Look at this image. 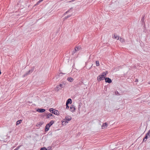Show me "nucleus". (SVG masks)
<instances>
[{
	"label": "nucleus",
	"instance_id": "nucleus-19",
	"mask_svg": "<svg viewBox=\"0 0 150 150\" xmlns=\"http://www.w3.org/2000/svg\"><path fill=\"white\" fill-rule=\"evenodd\" d=\"M22 121V120H18L17 121L16 123V125H18L19 124L21 123V122Z\"/></svg>",
	"mask_w": 150,
	"mask_h": 150
},
{
	"label": "nucleus",
	"instance_id": "nucleus-4",
	"mask_svg": "<svg viewBox=\"0 0 150 150\" xmlns=\"http://www.w3.org/2000/svg\"><path fill=\"white\" fill-rule=\"evenodd\" d=\"M104 77L102 75H99L97 78V80L98 81H100L101 80H103L105 79Z\"/></svg>",
	"mask_w": 150,
	"mask_h": 150
},
{
	"label": "nucleus",
	"instance_id": "nucleus-39",
	"mask_svg": "<svg viewBox=\"0 0 150 150\" xmlns=\"http://www.w3.org/2000/svg\"><path fill=\"white\" fill-rule=\"evenodd\" d=\"M144 18V17H143L142 18V19H143V18Z\"/></svg>",
	"mask_w": 150,
	"mask_h": 150
},
{
	"label": "nucleus",
	"instance_id": "nucleus-25",
	"mask_svg": "<svg viewBox=\"0 0 150 150\" xmlns=\"http://www.w3.org/2000/svg\"><path fill=\"white\" fill-rule=\"evenodd\" d=\"M21 145L19 146H18L15 149L16 150H18L21 147Z\"/></svg>",
	"mask_w": 150,
	"mask_h": 150
},
{
	"label": "nucleus",
	"instance_id": "nucleus-33",
	"mask_svg": "<svg viewBox=\"0 0 150 150\" xmlns=\"http://www.w3.org/2000/svg\"><path fill=\"white\" fill-rule=\"evenodd\" d=\"M80 105H79V107H78L79 109L80 108Z\"/></svg>",
	"mask_w": 150,
	"mask_h": 150
},
{
	"label": "nucleus",
	"instance_id": "nucleus-7",
	"mask_svg": "<svg viewBox=\"0 0 150 150\" xmlns=\"http://www.w3.org/2000/svg\"><path fill=\"white\" fill-rule=\"evenodd\" d=\"M51 117H52L51 118V119H52L53 117H54V116L52 114L49 113L47 115L46 118H50Z\"/></svg>",
	"mask_w": 150,
	"mask_h": 150
},
{
	"label": "nucleus",
	"instance_id": "nucleus-20",
	"mask_svg": "<svg viewBox=\"0 0 150 150\" xmlns=\"http://www.w3.org/2000/svg\"><path fill=\"white\" fill-rule=\"evenodd\" d=\"M80 49V48L79 47H76L75 48V52L77 51H78Z\"/></svg>",
	"mask_w": 150,
	"mask_h": 150
},
{
	"label": "nucleus",
	"instance_id": "nucleus-31",
	"mask_svg": "<svg viewBox=\"0 0 150 150\" xmlns=\"http://www.w3.org/2000/svg\"><path fill=\"white\" fill-rule=\"evenodd\" d=\"M76 52H75V50H74L73 51V53H73V54H74V53H75Z\"/></svg>",
	"mask_w": 150,
	"mask_h": 150
},
{
	"label": "nucleus",
	"instance_id": "nucleus-5",
	"mask_svg": "<svg viewBox=\"0 0 150 150\" xmlns=\"http://www.w3.org/2000/svg\"><path fill=\"white\" fill-rule=\"evenodd\" d=\"M70 111L72 112H74L75 110V108L74 106L73 105H71L70 106Z\"/></svg>",
	"mask_w": 150,
	"mask_h": 150
},
{
	"label": "nucleus",
	"instance_id": "nucleus-41",
	"mask_svg": "<svg viewBox=\"0 0 150 150\" xmlns=\"http://www.w3.org/2000/svg\"><path fill=\"white\" fill-rule=\"evenodd\" d=\"M144 18V17H143L142 18V19H143V18Z\"/></svg>",
	"mask_w": 150,
	"mask_h": 150
},
{
	"label": "nucleus",
	"instance_id": "nucleus-37",
	"mask_svg": "<svg viewBox=\"0 0 150 150\" xmlns=\"http://www.w3.org/2000/svg\"><path fill=\"white\" fill-rule=\"evenodd\" d=\"M74 1V0H72V1H71L70 2H71V1Z\"/></svg>",
	"mask_w": 150,
	"mask_h": 150
},
{
	"label": "nucleus",
	"instance_id": "nucleus-40",
	"mask_svg": "<svg viewBox=\"0 0 150 150\" xmlns=\"http://www.w3.org/2000/svg\"><path fill=\"white\" fill-rule=\"evenodd\" d=\"M144 18V17H143L142 18V19H143V18Z\"/></svg>",
	"mask_w": 150,
	"mask_h": 150
},
{
	"label": "nucleus",
	"instance_id": "nucleus-36",
	"mask_svg": "<svg viewBox=\"0 0 150 150\" xmlns=\"http://www.w3.org/2000/svg\"><path fill=\"white\" fill-rule=\"evenodd\" d=\"M148 83L149 84H150V82H149Z\"/></svg>",
	"mask_w": 150,
	"mask_h": 150
},
{
	"label": "nucleus",
	"instance_id": "nucleus-8",
	"mask_svg": "<svg viewBox=\"0 0 150 150\" xmlns=\"http://www.w3.org/2000/svg\"><path fill=\"white\" fill-rule=\"evenodd\" d=\"M150 129L149 130L148 132L146 134L145 136L144 137L145 139H147L148 138V137H150Z\"/></svg>",
	"mask_w": 150,
	"mask_h": 150
},
{
	"label": "nucleus",
	"instance_id": "nucleus-1",
	"mask_svg": "<svg viewBox=\"0 0 150 150\" xmlns=\"http://www.w3.org/2000/svg\"><path fill=\"white\" fill-rule=\"evenodd\" d=\"M71 117L70 116L66 117L65 119L62 120V124L64 125L65 123H68L69 121L71 120Z\"/></svg>",
	"mask_w": 150,
	"mask_h": 150
},
{
	"label": "nucleus",
	"instance_id": "nucleus-21",
	"mask_svg": "<svg viewBox=\"0 0 150 150\" xmlns=\"http://www.w3.org/2000/svg\"><path fill=\"white\" fill-rule=\"evenodd\" d=\"M96 66H98L99 65V62L98 61H96Z\"/></svg>",
	"mask_w": 150,
	"mask_h": 150
},
{
	"label": "nucleus",
	"instance_id": "nucleus-11",
	"mask_svg": "<svg viewBox=\"0 0 150 150\" xmlns=\"http://www.w3.org/2000/svg\"><path fill=\"white\" fill-rule=\"evenodd\" d=\"M67 80L70 82H72L74 81V79L71 77H68L67 79Z\"/></svg>",
	"mask_w": 150,
	"mask_h": 150
},
{
	"label": "nucleus",
	"instance_id": "nucleus-38",
	"mask_svg": "<svg viewBox=\"0 0 150 150\" xmlns=\"http://www.w3.org/2000/svg\"><path fill=\"white\" fill-rule=\"evenodd\" d=\"M43 0H41V1H43Z\"/></svg>",
	"mask_w": 150,
	"mask_h": 150
},
{
	"label": "nucleus",
	"instance_id": "nucleus-18",
	"mask_svg": "<svg viewBox=\"0 0 150 150\" xmlns=\"http://www.w3.org/2000/svg\"><path fill=\"white\" fill-rule=\"evenodd\" d=\"M71 15H68V16L65 17L63 18L64 19V21L66 19H67V18H68L70 17L71 16Z\"/></svg>",
	"mask_w": 150,
	"mask_h": 150
},
{
	"label": "nucleus",
	"instance_id": "nucleus-26",
	"mask_svg": "<svg viewBox=\"0 0 150 150\" xmlns=\"http://www.w3.org/2000/svg\"><path fill=\"white\" fill-rule=\"evenodd\" d=\"M40 150H47V149H46V148L43 147L42 148H41L40 149Z\"/></svg>",
	"mask_w": 150,
	"mask_h": 150
},
{
	"label": "nucleus",
	"instance_id": "nucleus-16",
	"mask_svg": "<svg viewBox=\"0 0 150 150\" xmlns=\"http://www.w3.org/2000/svg\"><path fill=\"white\" fill-rule=\"evenodd\" d=\"M61 89V88L59 86H56V87L54 88L55 90L57 91Z\"/></svg>",
	"mask_w": 150,
	"mask_h": 150
},
{
	"label": "nucleus",
	"instance_id": "nucleus-12",
	"mask_svg": "<svg viewBox=\"0 0 150 150\" xmlns=\"http://www.w3.org/2000/svg\"><path fill=\"white\" fill-rule=\"evenodd\" d=\"M33 69H31L29 71H28L27 72L25 73L26 75H28V74H30V73H31L33 72Z\"/></svg>",
	"mask_w": 150,
	"mask_h": 150
},
{
	"label": "nucleus",
	"instance_id": "nucleus-34",
	"mask_svg": "<svg viewBox=\"0 0 150 150\" xmlns=\"http://www.w3.org/2000/svg\"><path fill=\"white\" fill-rule=\"evenodd\" d=\"M138 81V80L136 79V81Z\"/></svg>",
	"mask_w": 150,
	"mask_h": 150
},
{
	"label": "nucleus",
	"instance_id": "nucleus-3",
	"mask_svg": "<svg viewBox=\"0 0 150 150\" xmlns=\"http://www.w3.org/2000/svg\"><path fill=\"white\" fill-rule=\"evenodd\" d=\"M51 113L57 115H58L59 114V112L57 110L54 109L53 108H50L49 109Z\"/></svg>",
	"mask_w": 150,
	"mask_h": 150
},
{
	"label": "nucleus",
	"instance_id": "nucleus-15",
	"mask_svg": "<svg viewBox=\"0 0 150 150\" xmlns=\"http://www.w3.org/2000/svg\"><path fill=\"white\" fill-rule=\"evenodd\" d=\"M65 85H66V83H64L63 84H62V83L60 84L59 86L61 88H62L64 87Z\"/></svg>",
	"mask_w": 150,
	"mask_h": 150
},
{
	"label": "nucleus",
	"instance_id": "nucleus-24",
	"mask_svg": "<svg viewBox=\"0 0 150 150\" xmlns=\"http://www.w3.org/2000/svg\"><path fill=\"white\" fill-rule=\"evenodd\" d=\"M120 40L121 42H124V40L122 38H120Z\"/></svg>",
	"mask_w": 150,
	"mask_h": 150
},
{
	"label": "nucleus",
	"instance_id": "nucleus-10",
	"mask_svg": "<svg viewBox=\"0 0 150 150\" xmlns=\"http://www.w3.org/2000/svg\"><path fill=\"white\" fill-rule=\"evenodd\" d=\"M108 124L107 123L105 122L103 124L102 126V128L103 129L105 128V127H106L108 126Z\"/></svg>",
	"mask_w": 150,
	"mask_h": 150
},
{
	"label": "nucleus",
	"instance_id": "nucleus-6",
	"mask_svg": "<svg viewBox=\"0 0 150 150\" xmlns=\"http://www.w3.org/2000/svg\"><path fill=\"white\" fill-rule=\"evenodd\" d=\"M105 82L108 83H110L112 82L111 80L109 78H105Z\"/></svg>",
	"mask_w": 150,
	"mask_h": 150
},
{
	"label": "nucleus",
	"instance_id": "nucleus-30",
	"mask_svg": "<svg viewBox=\"0 0 150 150\" xmlns=\"http://www.w3.org/2000/svg\"><path fill=\"white\" fill-rule=\"evenodd\" d=\"M146 139H145V138H144L142 142H145L146 141Z\"/></svg>",
	"mask_w": 150,
	"mask_h": 150
},
{
	"label": "nucleus",
	"instance_id": "nucleus-14",
	"mask_svg": "<svg viewBox=\"0 0 150 150\" xmlns=\"http://www.w3.org/2000/svg\"><path fill=\"white\" fill-rule=\"evenodd\" d=\"M44 123V122L42 121L40 122H39L37 124L36 126L38 127V126H40L42 125Z\"/></svg>",
	"mask_w": 150,
	"mask_h": 150
},
{
	"label": "nucleus",
	"instance_id": "nucleus-22",
	"mask_svg": "<svg viewBox=\"0 0 150 150\" xmlns=\"http://www.w3.org/2000/svg\"><path fill=\"white\" fill-rule=\"evenodd\" d=\"M71 9H70L69 10H68L66 12H65L64 14V15H65L67 14L70 11H71Z\"/></svg>",
	"mask_w": 150,
	"mask_h": 150
},
{
	"label": "nucleus",
	"instance_id": "nucleus-42",
	"mask_svg": "<svg viewBox=\"0 0 150 150\" xmlns=\"http://www.w3.org/2000/svg\"><path fill=\"white\" fill-rule=\"evenodd\" d=\"M14 150H16V149H15Z\"/></svg>",
	"mask_w": 150,
	"mask_h": 150
},
{
	"label": "nucleus",
	"instance_id": "nucleus-17",
	"mask_svg": "<svg viewBox=\"0 0 150 150\" xmlns=\"http://www.w3.org/2000/svg\"><path fill=\"white\" fill-rule=\"evenodd\" d=\"M108 73L107 71H106L105 72H104L102 73V75L104 77H105L106 76V74Z\"/></svg>",
	"mask_w": 150,
	"mask_h": 150
},
{
	"label": "nucleus",
	"instance_id": "nucleus-23",
	"mask_svg": "<svg viewBox=\"0 0 150 150\" xmlns=\"http://www.w3.org/2000/svg\"><path fill=\"white\" fill-rule=\"evenodd\" d=\"M114 37L115 39H117V40H118L119 39V37L115 35H114Z\"/></svg>",
	"mask_w": 150,
	"mask_h": 150
},
{
	"label": "nucleus",
	"instance_id": "nucleus-35",
	"mask_svg": "<svg viewBox=\"0 0 150 150\" xmlns=\"http://www.w3.org/2000/svg\"><path fill=\"white\" fill-rule=\"evenodd\" d=\"M1 74V71L0 70V74Z\"/></svg>",
	"mask_w": 150,
	"mask_h": 150
},
{
	"label": "nucleus",
	"instance_id": "nucleus-29",
	"mask_svg": "<svg viewBox=\"0 0 150 150\" xmlns=\"http://www.w3.org/2000/svg\"><path fill=\"white\" fill-rule=\"evenodd\" d=\"M42 1H41V0H39L37 3V4H39V3H40V2H41Z\"/></svg>",
	"mask_w": 150,
	"mask_h": 150
},
{
	"label": "nucleus",
	"instance_id": "nucleus-9",
	"mask_svg": "<svg viewBox=\"0 0 150 150\" xmlns=\"http://www.w3.org/2000/svg\"><path fill=\"white\" fill-rule=\"evenodd\" d=\"M45 109H38L37 111L40 112H43L45 111Z\"/></svg>",
	"mask_w": 150,
	"mask_h": 150
},
{
	"label": "nucleus",
	"instance_id": "nucleus-28",
	"mask_svg": "<svg viewBox=\"0 0 150 150\" xmlns=\"http://www.w3.org/2000/svg\"><path fill=\"white\" fill-rule=\"evenodd\" d=\"M115 94L117 95H120V94L117 91H116L115 92Z\"/></svg>",
	"mask_w": 150,
	"mask_h": 150
},
{
	"label": "nucleus",
	"instance_id": "nucleus-27",
	"mask_svg": "<svg viewBox=\"0 0 150 150\" xmlns=\"http://www.w3.org/2000/svg\"><path fill=\"white\" fill-rule=\"evenodd\" d=\"M68 104L66 103V109H68L69 108V106H68Z\"/></svg>",
	"mask_w": 150,
	"mask_h": 150
},
{
	"label": "nucleus",
	"instance_id": "nucleus-13",
	"mask_svg": "<svg viewBox=\"0 0 150 150\" xmlns=\"http://www.w3.org/2000/svg\"><path fill=\"white\" fill-rule=\"evenodd\" d=\"M72 102V100L70 98L68 99L66 102V104H69V103H71Z\"/></svg>",
	"mask_w": 150,
	"mask_h": 150
},
{
	"label": "nucleus",
	"instance_id": "nucleus-32",
	"mask_svg": "<svg viewBox=\"0 0 150 150\" xmlns=\"http://www.w3.org/2000/svg\"><path fill=\"white\" fill-rule=\"evenodd\" d=\"M26 75H25V74H24V75H23V77H25V76H26Z\"/></svg>",
	"mask_w": 150,
	"mask_h": 150
},
{
	"label": "nucleus",
	"instance_id": "nucleus-2",
	"mask_svg": "<svg viewBox=\"0 0 150 150\" xmlns=\"http://www.w3.org/2000/svg\"><path fill=\"white\" fill-rule=\"evenodd\" d=\"M54 123V121L52 120L49 123L47 124L45 127V131H48L50 127Z\"/></svg>",
	"mask_w": 150,
	"mask_h": 150
}]
</instances>
